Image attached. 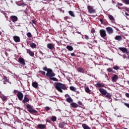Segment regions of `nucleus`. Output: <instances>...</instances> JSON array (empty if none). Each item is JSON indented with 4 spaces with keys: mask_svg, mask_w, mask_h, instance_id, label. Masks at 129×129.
<instances>
[{
    "mask_svg": "<svg viewBox=\"0 0 129 129\" xmlns=\"http://www.w3.org/2000/svg\"><path fill=\"white\" fill-rule=\"evenodd\" d=\"M55 88L58 90V91L61 93L63 92L62 89H63V90H67V88L66 87V86H65V85L61 84V83H57L56 84H55Z\"/></svg>",
    "mask_w": 129,
    "mask_h": 129,
    "instance_id": "f257e3e1",
    "label": "nucleus"
},
{
    "mask_svg": "<svg viewBox=\"0 0 129 129\" xmlns=\"http://www.w3.org/2000/svg\"><path fill=\"white\" fill-rule=\"evenodd\" d=\"M26 107H27V108H28V111L30 113H37V112H38V111H37V110L33 109V107H32L31 106V105H30L29 104H27L26 105Z\"/></svg>",
    "mask_w": 129,
    "mask_h": 129,
    "instance_id": "f03ea898",
    "label": "nucleus"
},
{
    "mask_svg": "<svg viewBox=\"0 0 129 129\" xmlns=\"http://www.w3.org/2000/svg\"><path fill=\"white\" fill-rule=\"evenodd\" d=\"M46 75L47 76V77L51 78V77H54L55 73H54V72H53V70L50 69V70L48 71V72L46 74Z\"/></svg>",
    "mask_w": 129,
    "mask_h": 129,
    "instance_id": "7ed1b4c3",
    "label": "nucleus"
},
{
    "mask_svg": "<svg viewBox=\"0 0 129 129\" xmlns=\"http://www.w3.org/2000/svg\"><path fill=\"white\" fill-rule=\"evenodd\" d=\"M99 33L101 37L103 39H104L106 37V32H105V30L103 29H101L99 30Z\"/></svg>",
    "mask_w": 129,
    "mask_h": 129,
    "instance_id": "20e7f679",
    "label": "nucleus"
},
{
    "mask_svg": "<svg viewBox=\"0 0 129 129\" xmlns=\"http://www.w3.org/2000/svg\"><path fill=\"white\" fill-rule=\"evenodd\" d=\"M17 97L19 100H23V98H24V95L22 92L18 91V93L17 94Z\"/></svg>",
    "mask_w": 129,
    "mask_h": 129,
    "instance_id": "39448f33",
    "label": "nucleus"
},
{
    "mask_svg": "<svg viewBox=\"0 0 129 129\" xmlns=\"http://www.w3.org/2000/svg\"><path fill=\"white\" fill-rule=\"evenodd\" d=\"M99 91L102 95H106L107 94V91L103 88H100Z\"/></svg>",
    "mask_w": 129,
    "mask_h": 129,
    "instance_id": "423d86ee",
    "label": "nucleus"
},
{
    "mask_svg": "<svg viewBox=\"0 0 129 129\" xmlns=\"http://www.w3.org/2000/svg\"><path fill=\"white\" fill-rule=\"evenodd\" d=\"M106 30L108 33V34H109V35H111V34H113V29H112V28L107 27L106 28Z\"/></svg>",
    "mask_w": 129,
    "mask_h": 129,
    "instance_id": "0eeeda50",
    "label": "nucleus"
},
{
    "mask_svg": "<svg viewBox=\"0 0 129 129\" xmlns=\"http://www.w3.org/2000/svg\"><path fill=\"white\" fill-rule=\"evenodd\" d=\"M19 63L22 65V66H25L26 65V62H25V59L22 57H20L18 59Z\"/></svg>",
    "mask_w": 129,
    "mask_h": 129,
    "instance_id": "6e6552de",
    "label": "nucleus"
},
{
    "mask_svg": "<svg viewBox=\"0 0 129 129\" xmlns=\"http://www.w3.org/2000/svg\"><path fill=\"white\" fill-rule=\"evenodd\" d=\"M88 10L90 14H93V13H94V9H93V7L90 6H88Z\"/></svg>",
    "mask_w": 129,
    "mask_h": 129,
    "instance_id": "1a4fd4ad",
    "label": "nucleus"
},
{
    "mask_svg": "<svg viewBox=\"0 0 129 129\" xmlns=\"http://www.w3.org/2000/svg\"><path fill=\"white\" fill-rule=\"evenodd\" d=\"M13 39L14 40L15 42H16V43H19L21 41L20 37L17 36H14L13 37Z\"/></svg>",
    "mask_w": 129,
    "mask_h": 129,
    "instance_id": "9d476101",
    "label": "nucleus"
},
{
    "mask_svg": "<svg viewBox=\"0 0 129 129\" xmlns=\"http://www.w3.org/2000/svg\"><path fill=\"white\" fill-rule=\"evenodd\" d=\"M118 79V76L116 75H114L112 78V80L113 82H116V80Z\"/></svg>",
    "mask_w": 129,
    "mask_h": 129,
    "instance_id": "9b49d317",
    "label": "nucleus"
},
{
    "mask_svg": "<svg viewBox=\"0 0 129 129\" xmlns=\"http://www.w3.org/2000/svg\"><path fill=\"white\" fill-rule=\"evenodd\" d=\"M11 18V21L13 22H17V21H18V17L16 16H12Z\"/></svg>",
    "mask_w": 129,
    "mask_h": 129,
    "instance_id": "f8f14e48",
    "label": "nucleus"
},
{
    "mask_svg": "<svg viewBox=\"0 0 129 129\" xmlns=\"http://www.w3.org/2000/svg\"><path fill=\"white\" fill-rule=\"evenodd\" d=\"M47 47L48 49H50V50H52V49H54V45H53L52 43L47 44Z\"/></svg>",
    "mask_w": 129,
    "mask_h": 129,
    "instance_id": "ddd939ff",
    "label": "nucleus"
},
{
    "mask_svg": "<svg viewBox=\"0 0 129 129\" xmlns=\"http://www.w3.org/2000/svg\"><path fill=\"white\" fill-rule=\"evenodd\" d=\"M27 52L28 54H29L30 56H31V57H34V52L31 51L30 49H27Z\"/></svg>",
    "mask_w": 129,
    "mask_h": 129,
    "instance_id": "4468645a",
    "label": "nucleus"
},
{
    "mask_svg": "<svg viewBox=\"0 0 129 129\" xmlns=\"http://www.w3.org/2000/svg\"><path fill=\"white\" fill-rule=\"evenodd\" d=\"M37 127H38V128H40V129H44V128H45V127H46V125L43 124H39L37 125Z\"/></svg>",
    "mask_w": 129,
    "mask_h": 129,
    "instance_id": "2eb2a0df",
    "label": "nucleus"
},
{
    "mask_svg": "<svg viewBox=\"0 0 129 129\" xmlns=\"http://www.w3.org/2000/svg\"><path fill=\"white\" fill-rule=\"evenodd\" d=\"M115 40L117 41H122V37L119 35H116L115 37Z\"/></svg>",
    "mask_w": 129,
    "mask_h": 129,
    "instance_id": "dca6fc26",
    "label": "nucleus"
},
{
    "mask_svg": "<svg viewBox=\"0 0 129 129\" xmlns=\"http://www.w3.org/2000/svg\"><path fill=\"white\" fill-rule=\"evenodd\" d=\"M30 101V100L29 99V98H28V97H27L26 96L24 97V99L22 100V102L23 103H26V102H29V101Z\"/></svg>",
    "mask_w": 129,
    "mask_h": 129,
    "instance_id": "f3484780",
    "label": "nucleus"
},
{
    "mask_svg": "<svg viewBox=\"0 0 129 129\" xmlns=\"http://www.w3.org/2000/svg\"><path fill=\"white\" fill-rule=\"evenodd\" d=\"M119 50L123 52V53H125V52L127 51V49L124 47H119Z\"/></svg>",
    "mask_w": 129,
    "mask_h": 129,
    "instance_id": "a211bd4d",
    "label": "nucleus"
},
{
    "mask_svg": "<svg viewBox=\"0 0 129 129\" xmlns=\"http://www.w3.org/2000/svg\"><path fill=\"white\" fill-rule=\"evenodd\" d=\"M96 87H104V85L102 83H97L96 85Z\"/></svg>",
    "mask_w": 129,
    "mask_h": 129,
    "instance_id": "6ab92c4d",
    "label": "nucleus"
},
{
    "mask_svg": "<svg viewBox=\"0 0 129 129\" xmlns=\"http://www.w3.org/2000/svg\"><path fill=\"white\" fill-rule=\"evenodd\" d=\"M82 127L84 129H91V128L89 127V126L87 125V124H86L85 123H84L82 124Z\"/></svg>",
    "mask_w": 129,
    "mask_h": 129,
    "instance_id": "aec40b11",
    "label": "nucleus"
},
{
    "mask_svg": "<svg viewBox=\"0 0 129 129\" xmlns=\"http://www.w3.org/2000/svg\"><path fill=\"white\" fill-rule=\"evenodd\" d=\"M72 107L74 108H77L78 107V105L75 103H72L71 104Z\"/></svg>",
    "mask_w": 129,
    "mask_h": 129,
    "instance_id": "412c9836",
    "label": "nucleus"
},
{
    "mask_svg": "<svg viewBox=\"0 0 129 129\" xmlns=\"http://www.w3.org/2000/svg\"><path fill=\"white\" fill-rule=\"evenodd\" d=\"M67 49H68L69 51H73V47L71 45H67Z\"/></svg>",
    "mask_w": 129,
    "mask_h": 129,
    "instance_id": "4be33fe9",
    "label": "nucleus"
},
{
    "mask_svg": "<svg viewBox=\"0 0 129 129\" xmlns=\"http://www.w3.org/2000/svg\"><path fill=\"white\" fill-rule=\"evenodd\" d=\"M67 101L69 103H71V102H73V99L71 97H69L67 98Z\"/></svg>",
    "mask_w": 129,
    "mask_h": 129,
    "instance_id": "5701e85b",
    "label": "nucleus"
},
{
    "mask_svg": "<svg viewBox=\"0 0 129 129\" xmlns=\"http://www.w3.org/2000/svg\"><path fill=\"white\" fill-rule=\"evenodd\" d=\"M32 86L34 87V88H37L38 87V83L34 82L32 83Z\"/></svg>",
    "mask_w": 129,
    "mask_h": 129,
    "instance_id": "b1692460",
    "label": "nucleus"
},
{
    "mask_svg": "<svg viewBox=\"0 0 129 129\" xmlns=\"http://www.w3.org/2000/svg\"><path fill=\"white\" fill-rule=\"evenodd\" d=\"M30 47L31 48H32L33 49H35L37 47V45H36V44L32 43L30 44Z\"/></svg>",
    "mask_w": 129,
    "mask_h": 129,
    "instance_id": "393cba45",
    "label": "nucleus"
},
{
    "mask_svg": "<svg viewBox=\"0 0 129 129\" xmlns=\"http://www.w3.org/2000/svg\"><path fill=\"white\" fill-rule=\"evenodd\" d=\"M78 72H81V73H84V70L82 68H79L78 69Z\"/></svg>",
    "mask_w": 129,
    "mask_h": 129,
    "instance_id": "a878e982",
    "label": "nucleus"
},
{
    "mask_svg": "<svg viewBox=\"0 0 129 129\" xmlns=\"http://www.w3.org/2000/svg\"><path fill=\"white\" fill-rule=\"evenodd\" d=\"M105 95H106V97H107V98H109V99H111V95H110L109 94V93L107 92V94Z\"/></svg>",
    "mask_w": 129,
    "mask_h": 129,
    "instance_id": "bb28decb",
    "label": "nucleus"
},
{
    "mask_svg": "<svg viewBox=\"0 0 129 129\" xmlns=\"http://www.w3.org/2000/svg\"><path fill=\"white\" fill-rule=\"evenodd\" d=\"M108 18L110 20V21H114V18L112 15H109Z\"/></svg>",
    "mask_w": 129,
    "mask_h": 129,
    "instance_id": "cd10ccee",
    "label": "nucleus"
},
{
    "mask_svg": "<svg viewBox=\"0 0 129 129\" xmlns=\"http://www.w3.org/2000/svg\"><path fill=\"white\" fill-rule=\"evenodd\" d=\"M70 89L72 90V91H76V88L74 87V86H71L70 87Z\"/></svg>",
    "mask_w": 129,
    "mask_h": 129,
    "instance_id": "c85d7f7f",
    "label": "nucleus"
},
{
    "mask_svg": "<svg viewBox=\"0 0 129 129\" xmlns=\"http://www.w3.org/2000/svg\"><path fill=\"white\" fill-rule=\"evenodd\" d=\"M69 15L71 16V17H75V15H74V13L73 11H69Z\"/></svg>",
    "mask_w": 129,
    "mask_h": 129,
    "instance_id": "c756f323",
    "label": "nucleus"
},
{
    "mask_svg": "<svg viewBox=\"0 0 129 129\" xmlns=\"http://www.w3.org/2000/svg\"><path fill=\"white\" fill-rule=\"evenodd\" d=\"M50 80H52L53 81H58V79L56 78H54L53 77H51V78H49Z\"/></svg>",
    "mask_w": 129,
    "mask_h": 129,
    "instance_id": "7c9ffc66",
    "label": "nucleus"
},
{
    "mask_svg": "<svg viewBox=\"0 0 129 129\" xmlns=\"http://www.w3.org/2000/svg\"><path fill=\"white\" fill-rule=\"evenodd\" d=\"M107 71H108V72H112V73H114V71H113V70L111 68L107 69Z\"/></svg>",
    "mask_w": 129,
    "mask_h": 129,
    "instance_id": "2f4dec72",
    "label": "nucleus"
},
{
    "mask_svg": "<svg viewBox=\"0 0 129 129\" xmlns=\"http://www.w3.org/2000/svg\"><path fill=\"white\" fill-rule=\"evenodd\" d=\"M64 126H65V123H64V122H62L59 124V127H60V128H63Z\"/></svg>",
    "mask_w": 129,
    "mask_h": 129,
    "instance_id": "473e14b6",
    "label": "nucleus"
},
{
    "mask_svg": "<svg viewBox=\"0 0 129 129\" xmlns=\"http://www.w3.org/2000/svg\"><path fill=\"white\" fill-rule=\"evenodd\" d=\"M50 69H48L47 67L43 68V70H44V71H47V72H48V71H49V70H50Z\"/></svg>",
    "mask_w": 129,
    "mask_h": 129,
    "instance_id": "72a5a7b5",
    "label": "nucleus"
},
{
    "mask_svg": "<svg viewBox=\"0 0 129 129\" xmlns=\"http://www.w3.org/2000/svg\"><path fill=\"white\" fill-rule=\"evenodd\" d=\"M51 120L52 121H56V120H57V118L56 117V116H53L51 117Z\"/></svg>",
    "mask_w": 129,
    "mask_h": 129,
    "instance_id": "f704fd0d",
    "label": "nucleus"
},
{
    "mask_svg": "<svg viewBox=\"0 0 129 129\" xmlns=\"http://www.w3.org/2000/svg\"><path fill=\"white\" fill-rule=\"evenodd\" d=\"M1 98L3 100H4V101H6L7 100V97L4 95L1 96Z\"/></svg>",
    "mask_w": 129,
    "mask_h": 129,
    "instance_id": "c9c22d12",
    "label": "nucleus"
},
{
    "mask_svg": "<svg viewBox=\"0 0 129 129\" xmlns=\"http://www.w3.org/2000/svg\"><path fill=\"white\" fill-rule=\"evenodd\" d=\"M85 91L87 92V93H89L90 92V89H89V88L87 87L85 88Z\"/></svg>",
    "mask_w": 129,
    "mask_h": 129,
    "instance_id": "e433bc0d",
    "label": "nucleus"
},
{
    "mask_svg": "<svg viewBox=\"0 0 129 129\" xmlns=\"http://www.w3.org/2000/svg\"><path fill=\"white\" fill-rule=\"evenodd\" d=\"M113 69H114V70H118L119 69V67L116 66H114L113 67Z\"/></svg>",
    "mask_w": 129,
    "mask_h": 129,
    "instance_id": "4c0bfd02",
    "label": "nucleus"
},
{
    "mask_svg": "<svg viewBox=\"0 0 129 129\" xmlns=\"http://www.w3.org/2000/svg\"><path fill=\"white\" fill-rule=\"evenodd\" d=\"M27 36L28 38H31V37H32V34L30 32H28L27 34Z\"/></svg>",
    "mask_w": 129,
    "mask_h": 129,
    "instance_id": "58836bf2",
    "label": "nucleus"
},
{
    "mask_svg": "<svg viewBox=\"0 0 129 129\" xmlns=\"http://www.w3.org/2000/svg\"><path fill=\"white\" fill-rule=\"evenodd\" d=\"M125 5H129V0H123Z\"/></svg>",
    "mask_w": 129,
    "mask_h": 129,
    "instance_id": "ea45409f",
    "label": "nucleus"
},
{
    "mask_svg": "<svg viewBox=\"0 0 129 129\" xmlns=\"http://www.w3.org/2000/svg\"><path fill=\"white\" fill-rule=\"evenodd\" d=\"M38 73H41L42 75H45L46 74V73L44 71H40L38 72Z\"/></svg>",
    "mask_w": 129,
    "mask_h": 129,
    "instance_id": "a19ab883",
    "label": "nucleus"
},
{
    "mask_svg": "<svg viewBox=\"0 0 129 129\" xmlns=\"http://www.w3.org/2000/svg\"><path fill=\"white\" fill-rule=\"evenodd\" d=\"M124 105L129 108V104L128 103H124Z\"/></svg>",
    "mask_w": 129,
    "mask_h": 129,
    "instance_id": "79ce46f5",
    "label": "nucleus"
},
{
    "mask_svg": "<svg viewBox=\"0 0 129 129\" xmlns=\"http://www.w3.org/2000/svg\"><path fill=\"white\" fill-rule=\"evenodd\" d=\"M85 39H86V40H88L89 39L88 35H85Z\"/></svg>",
    "mask_w": 129,
    "mask_h": 129,
    "instance_id": "37998d69",
    "label": "nucleus"
},
{
    "mask_svg": "<svg viewBox=\"0 0 129 129\" xmlns=\"http://www.w3.org/2000/svg\"><path fill=\"white\" fill-rule=\"evenodd\" d=\"M45 109L48 111V110H50V107L46 106L45 107Z\"/></svg>",
    "mask_w": 129,
    "mask_h": 129,
    "instance_id": "c03bdc74",
    "label": "nucleus"
},
{
    "mask_svg": "<svg viewBox=\"0 0 129 129\" xmlns=\"http://www.w3.org/2000/svg\"><path fill=\"white\" fill-rule=\"evenodd\" d=\"M118 6H119L120 7H121L122 6V4L118 3L117 5H116V7H117Z\"/></svg>",
    "mask_w": 129,
    "mask_h": 129,
    "instance_id": "a18cd8bd",
    "label": "nucleus"
},
{
    "mask_svg": "<svg viewBox=\"0 0 129 129\" xmlns=\"http://www.w3.org/2000/svg\"><path fill=\"white\" fill-rule=\"evenodd\" d=\"M78 104H79V105H82V102H81V101H79L78 102Z\"/></svg>",
    "mask_w": 129,
    "mask_h": 129,
    "instance_id": "49530a36",
    "label": "nucleus"
},
{
    "mask_svg": "<svg viewBox=\"0 0 129 129\" xmlns=\"http://www.w3.org/2000/svg\"><path fill=\"white\" fill-rule=\"evenodd\" d=\"M125 96L129 98V93H125Z\"/></svg>",
    "mask_w": 129,
    "mask_h": 129,
    "instance_id": "de8ad7c7",
    "label": "nucleus"
},
{
    "mask_svg": "<svg viewBox=\"0 0 129 129\" xmlns=\"http://www.w3.org/2000/svg\"><path fill=\"white\" fill-rule=\"evenodd\" d=\"M14 93H15V94H17V92H18V90H15L14 91Z\"/></svg>",
    "mask_w": 129,
    "mask_h": 129,
    "instance_id": "09e8293b",
    "label": "nucleus"
},
{
    "mask_svg": "<svg viewBox=\"0 0 129 129\" xmlns=\"http://www.w3.org/2000/svg\"><path fill=\"white\" fill-rule=\"evenodd\" d=\"M32 22L33 24H34V25L36 24V21L34 20H32Z\"/></svg>",
    "mask_w": 129,
    "mask_h": 129,
    "instance_id": "8fccbe9b",
    "label": "nucleus"
},
{
    "mask_svg": "<svg viewBox=\"0 0 129 129\" xmlns=\"http://www.w3.org/2000/svg\"><path fill=\"white\" fill-rule=\"evenodd\" d=\"M123 59H126V55L124 54L123 55Z\"/></svg>",
    "mask_w": 129,
    "mask_h": 129,
    "instance_id": "3c124183",
    "label": "nucleus"
},
{
    "mask_svg": "<svg viewBox=\"0 0 129 129\" xmlns=\"http://www.w3.org/2000/svg\"><path fill=\"white\" fill-rule=\"evenodd\" d=\"M71 56H75V53H71Z\"/></svg>",
    "mask_w": 129,
    "mask_h": 129,
    "instance_id": "603ef678",
    "label": "nucleus"
},
{
    "mask_svg": "<svg viewBox=\"0 0 129 129\" xmlns=\"http://www.w3.org/2000/svg\"><path fill=\"white\" fill-rule=\"evenodd\" d=\"M125 10H126V12H129V8H126Z\"/></svg>",
    "mask_w": 129,
    "mask_h": 129,
    "instance_id": "864d4df0",
    "label": "nucleus"
},
{
    "mask_svg": "<svg viewBox=\"0 0 129 129\" xmlns=\"http://www.w3.org/2000/svg\"><path fill=\"white\" fill-rule=\"evenodd\" d=\"M23 5H24V3H21L19 5H18V6H23Z\"/></svg>",
    "mask_w": 129,
    "mask_h": 129,
    "instance_id": "5fc2aeb1",
    "label": "nucleus"
},
{
    "mask_svg": "<svg viewBox=\"0 0 129 129\" xmlns=\"http://www.w3.org/2000/svg\"><path fill=\"white\" fill-rule=\"evenodd\" d=\"M125 16H129L128 13H127L126 12L125 13Z\"/></svg>",
    "mask_w": 129,
    "mask_h": 129,
    "instance_id": "6e6d98bb",
    "label": "nucleus"
},
{
    "mask_svg": "<svg viewBox=\"0 0 129 129\" xmlns=\"http://www.w3.org/2000/svg\"><path fill=\"white\" fill-rule=\"evenodd\" d=\"M39 53H40V54H41L43 55V52H42V51H39Z\"/></svg>",
    "mask_w": 129,
    "mask_h": 129,
    "instance_id": "4d7b16f0",
    "label": "nucleus"
},
{
    "mask_svg": "<svg viewBox=\"0 0 129 129\" xmlns=\"http://www.w3.org/2000/svg\"><path fill=\"white\" fill-rule=\"evenodd\" d=\"M65 96H66V97H68V96H69V95L67 94V95H65Z\"/></svg>",
    "mask_w": 129,
    "mask_h": 129,
    "instance_id": "13d9d810",
    "label": "nucleus"
},
{
    "mask_svg": "<svg viewBox=\"0 0 129 129\" xmlns=\"http://www.w3.org/2000/svg\"><path fill=\"white\" fill-rule=\"evenodd\" d=\"M44 1H45V2H50L51 0H44Z\"/></svg>",
    "mask_w": 129,
    "mask_h": 129,
    "instance_id": "bf43d9fd",
    "label": "nucleus"
},
{
    "mask_svg": "<svg viewBox=\"0 0 129 129\" xmlns=\"http://www.w3.org/2000/svg\"><path fill=\"white\" fill-rule=\"evenodd\" d=\"M94 43H97V40H94Z\"/></svg>",
    "mask_w": 129,
    "mask_h": 129,
    "instance_id": "052dcab7",
    "label": "nucleus"
},
{
    "mask_svg": "<svg viewBox=\"0 0 129 129\" xmlns=\"http://www.w3.org/2000/svg\"><path fill=\"white\" fill-rule=\"evenodd\" d=\"M24 6H27V4H24V3H23V7H24Z\"/></svg>",
    "mask_w": 129,
    "mask_h": 129,
    "instance_id": "680f3d73",
    "label": "nucleus"
},
{
    "mask_svg": "<svg viewBox=\"0 0 129 129\" xmlns=\"http://www.w3.org/2000/svg\"><path fill=\"white\" fill-rule=\"evenodd\" d=\"M112 3L113 4H115V2H114V1H112Z\"/></svg>",
    "mask_w": 129,
    "mask_h": 129,
    "instance_id": "e2e57ef3",
    "label": "nucleus"
},
{
    "mask_svg": "<svg viewBox=\"0 0 129 129\" xmlns=\"http://www.w3.org/2000/svg\"><path fill=\"white\" fill-rule=\"evenodd\" d=\"M6 82H8V79L5 80Z\"/></svg>",
    "mask_w": 129,
    "mask_h": 129,
    "instance_id": "0e129e2a",
    "label": "nucleus"
},
{
    "mask_svg": "<svg viewBox=\"0 0 129 129\" xmlns=\"http://www.w3.org/2000/svg\"><path fill=\"white\" fill-rule=\"evenodd\" d=\"M118 9H119V10H120V9H121V8L119 7H118Z\"/></svg>",
    "mask_w": 129,
    "mask_h": 129,
    "instance_id": "69168bd1",
    "label": "nucleus"
},
{
    "mask_svg": "<svg viewBox=\"0 0 129 129\" xmlns=\"http://www.w3.org/2000/svg\"><path fill=\"white\" fill-rule=\"evenodd\" d=\"M78 34H81V32H77Z\"/></svg>",
    "mask_w": 129,
    "mask_h": 129,
    "instance_id": "338daca9",
    "label": "nucleus"
},
{
    "mask_svg": "<svg viewBox=\"0 0 129 129\" xmlns=\"http://www.w3.org/2000/svg\"><path fill=\"white\" fill-rule=\"evenodd\" d=\"M127 84H128V85H129V81H127Z\"/></svg>",
    "mask_w": 129,
    "mask_h": 129,
    "instance_id": "774afa93",
    "label": "nucleus"
}]
</instances>
